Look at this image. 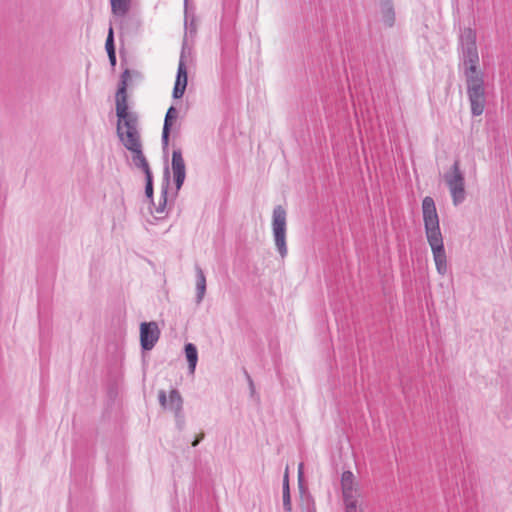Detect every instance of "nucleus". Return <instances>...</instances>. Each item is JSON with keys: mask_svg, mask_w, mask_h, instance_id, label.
Masks as SVG:
<instances>
[{"mask_svg": "<svg viewBox=\"0 0 512 512\" xmlns=\"http://www.w3.org/2000/svg\"><path fill=\"white\" fill-rule=\"evenodd\" d=\"M476 31L472 28L461 30L458 38L459 67L466 80V92L472 116L483 114L486 106L484 73L479 69V53Z\"/></svg>", "mask_w": 512, "mask_h": 512, "instance_id": "f257e3e1", "label": "nucleus"}, {"mask_svg": "<svg viewBox=\"0 0 512 512\" xmlns=\"http://www.w3.org/2000/svg\"><path fill=\"white\" fill-rule=\"evenodd\" d=\"M130 78L129 69H125L120 78L116 93V115L118 118L116 133L123 146L132 153L133 165L146 176L152 173L149 162L144 155L141 134L138 128V115L128 111L127 85Z\"/></svg>", "mask_w": 512, "mask_h": 512, "instance_id": "f03ea898", "label": "nucleus"}, {"mask_svg": "<svg viewBox=\"0 0 512 512\" xmlns=\"http://www.w3.org/2000/svg\"><path fill=\"white\" fill-rule=\"evenodd\" d=\"M422 214L427 242L431 248L438 274L448 272L447 255L440 230L439 216L432 197L426 196L422 201Z\"/></svg>", "mask_w": 512, "mask_h": 512, "instance_id": "7ed1b4c3", "label": "nucleus"}, {"mask_svg": "<svg viewBox=\"0 0 512 512\" xmlns=\"http://www.w3.org/2000/svg\"><path fill=\"white\" fill-rule=\"evenodd\" d=\"M444 180L449 188L453 204L458 206L463 203L466 198L465 178L458 159L454 161L450 170L444 174Z\"/></svg>", "mask_w": 512, "mask_h": 512, "instance_id": "20e7f679", "label": "nucleus"}, {"mask_svg": "<svg viewBox=\"0 0 512 512\" xmlns=\"http://www.w3.org/2000/svg\"><path fill=\"white\" fill-rule=\"evenodd\" d=\"M272 231L275 246L282 258L287 256L288 249L286 245V211L281 205L273 209Z\"/></svg>", "mask_w": 512, "mask_h": 512, "instance_id": "39448f33", "label": "nucleus"}, {"mask_svg": "<svg viewBox=\"0 0 512 512\" xmlns=\"http://www.w3.org/2000/svg\"><path fill=\"white\" fill-rule=\"evenodd\" d=\"M191 54V50L187 45L186 39L182 43L179 63H178V69L176 74V80L172 92V96L174 99H180L185 93L186 87H187V57Z\"/></svg>", "mask_w": 512, "mask_h": 512, "instance_id": "423d86ee", "label": "nucleus"}, {"mask_svg": "<svg viewBox=\"0 0 512 512\" xmlns=\"http://www.w3.org/2000/svg\"><path fill=\"white\" fill-rule=\"evenodd\" d=\"M160 337V330L156 322H142L140 325V344L145 351L153 349Z\"/></svg>", "mask_w": 512, "mask_h": 512, "instance_id": "0eeeda50", "label": "nucleus"}, {"mask_svg": "<svg viewBox=\"0 0 512 512\" xmlns=\"http://www.w3.org/2000/svg\"><path fill=\"white\" fill-rule=\"evenodd\" d=\"M172 171L176 190H180L186 178V166L181 149H174L172 152Z\"/></svg>", "mask_w": 512, "mask_h": 512, "instance_id": "6e6552de", "label": "nucleus"}, {"mask_svg": "<svg viewBox=\"0 0 512 512\" xmlns=\"http://www.w3.org/2000/svg\"><path fill=\"white\" fill-rule=\"evenodd\" d=\"M164 175H165L166 182L162 184L159 203H158L157 206H155V213L160 215L158 218H162V214L165 213L166 206H167V196H168V188H169V170H168V167H166Z\"/></svg>", "mask_w": 512, "mask_h": 512, "instance_id": "1a4fd4ad", "label": "nucleus"}, {"mask_svg": "<svg viewBox=\"0 0 512 512\" xmlns=\"http://www.w3.org/2000/svg\"><path fill=\"white\" fill-rule=\"evenodd\" d=\"M196 271V303L200 304L206 292V277L199 265L195 266Z\"/></svg>", "mask_w": 512, "mask_h": 512, "instance_id": "9d476101", "label": "nucleus"}, {"mask_svg": "<svg viewBox=\"0 0 512 512\" xmlns=\"http://www.w3.org/2000/svg\"><path fill=\"white\" fill-rule=\"evenodd\" d=\"M353 479L354 475L351 471H344L341 476V486L343 493V500L355 498L353 494Z\"/></svg>", "mask_w": 512, "mask_h": 512, "instance_id": "9b49d317", "label": "nucleus"}, {"mask_svg": "<svg viewBox=\"0 0 512 512\" xmlns=\"http://www.w3.org/2000/svg\"><path fill=\"white\" fill-rule=\"evenodd\" d=\"M167 408L173 411L175 416H179L181 410H183V398L177 389L170 391Z\"/></svg>", "mask_w": 512, "mask_h": 512, "instance_id": "f8f14e48", "label": "nucleus"}, {"mask_svg": "<svg viewBox=\"0 0 512 512\" xmlns=\"http://www.w3.org/2000/svg\"><path fill=\"white\" fill-rule=\"evenodd\" d=\"M186 359L188 361V369L190 374H194L198 362V351L193 343H187L184 346Z\"/></svg>", "mask_w": 512, "mask_h": 512, "instance_id": "ddd939ff", "label": "nucleus"}, {"mask_svg": "<svg viewBox=\"0 0 512 512\" xmlns=\"http://www.w3.org/2000/svg\"><path fill=\"white\" fill-rule=\"evenodd\" d=\"M382 21L387 27H392L395 22V12L390 0L384 1L381 5Z\"/></svg>", "mask_w": 512, "mask_h": 512, "instance_id": "4468645a", "label": "nucleus"}, {"mask_svg": "<svg viewBox=\"0 0 512 512\" xmlns=\"http://www.w3.org/2000/svg\"><path fill=\"white\" fill-rule=\"evenodd\" d=\"M111 12L117 17H124L130 10L131 0H110Z\"/></svg>", "mask_w": 512, "mask_h": 512, "instance_id": "2eb2a0df", "label": "nucleus"}, {"mask_svg": "<svg viewBox=\"0 0 512 512\" xmlns=\"http://www.w3.org/2000/svg\"><path fill=\"white\" fill-rule=\"evenodd\" d=\"M282 501H283V508L287 512L292 511V504H291V496H290V488H289V477L288 472L286 471L284 478H283V485H282Z\"/></svg>", "mask_w": 512, "mask_h": 512, "instance_id": "dca6fc26", "label": "nucleus"}, {"mask_svg": "<svg viewBox=\"0 0 512 512\" xmlns=\"http://www.w3.org/2000/svg\"><path fill=\"white\" fill-rule=\"evenodd\" d=\"M300 488H301L300 507H301L302 512H316L315 501H314L313 497L306 491L302 490L301 485H300Z\"/></svg>", "mask_w": 512, "mask_h": 512, "instance_id": "f3484780", "label": "nucleus"}, {"mask_svg": "<svg viewBox=\"0 0 512 512\" xmlns=\"http://www.w3.org/2000/svg\"><path fill=\"white\" fill-rule=\"evenodd\" d=\"M105 49L107 52V55L116 53L115 51V43H114V31L112 26L108 29V34L105 42Z\"/></svg>", "mask_w": 512, "mask_h": 512, "instance_id": "a211bd4d", "label": "nucleus"}, {"mask_svg": "<svg viewBox=\"0 0 512 512\" xmlns=\"http://www.w3.org/2000/svg\"><path fill=\"white\" fill-rule=\"evenodd\" d=\"M178 116V111L174 106H170L166 112L163 127L172 128L173 120Z\"/></svg>", "mask_w": 512, "mask_h": 512, "instance_id": "6ab92c4d", "label": "nucleus"}, {"mask_svg": "<svg viewBox=\"0 0 512 512\" xmlns=\"http://www.w3.org/2000/svg\"><path fill=\"white\" fill-rule=\"evenodd\" d=\"M145 180V195L153 204V174L147 173V175L145 176Z\"/></svg>", "mask_w": 512, "mask_h": 512, "instance_id": "aec40b11", "label": "nucleus"}, {"mask_svg": "<svg viewBox=\"0 0 512 512\" xmlns=\"http://www.w3.org/2000/svg\"><path fill=\"white\" fill-rule=\"evenodd\" d=\"M344 504L346 512H363L362 509L357 506L356 498L344 500Z\"/></svg>", "mask_w": 512, "mask_h": 512, "instance_id": "412c9836", "label": "nucleus"}, {"mask_svg": "<svg viewBox=\"0 0 512 512\" xmlns=\"http://www.w3.org/2000/svg\"><path fill=\"white\" fill-rule=\"evenodd\" d=\"M170 133H171V128L163 127L161 141H162V146H163L164 150L167 148V146L169 144Z\"/></svg>", "mask_w": 512, "mask_h": 512, "instance_id": "4be33fe9", "label": "nucleus"}, {"mask_svg": "<svg viewBox=\"0 0 512 512\" xmlns=\"http://www.w3.org/2000/svg\"><path fill=\"white\" fill-rule=\"evenodd\" d=\"M158 400H159L160 405L163 408H167L168 407V399H167V396H166V392L164 390H160L159 391V393H158Z\"/></svg>", "mask_w": 512, "mask_h": 512, "instance_id": "5701e85b", "label": "nucleus"}, {"mask_svg": "<svg viewBox=\"0 0 512 512\" xmlns=\"http://www.w3.org/2000/svg\"><path fill=\"white\" fill-rule=\"evenodd\" d=\"M175 417H176V421H177V426H178V428H179L180 430H181V429H183L184 424H185L183 410H181V412H180V415H179V416H175Z\"/></svg>", "mask_w": 512, "mask_h": 512, "instance_id": "b1692460", "label": "nucleus"}, {"mask_svg": "<svg viewBox=\"0 0 512 512\" xmlns=\"http://www.w3.org/2000/svg\"><path fill=\"white\" fill-rule=\"evenodd\" d=\"M244 374H245L246 379L248 381L251 393H254L255 387H254V383H253V380H252L251 376L249 375V373L246 370H244Z\"/></svg>", "mask_w": 512, "mask_h": 512, "instance_id": "393cba45", "label": "nucleus"}, {"mask_svg": "<svg viewBox=\"0 0 512 512\" xmlns=\"http://www.w3.org/2000/svg\"><path fill=\"white\" fill-rule=\"evenodd\" d=\"M108 58H109L110 65L112 66V68H114L116 66V62H117L116 53L109 54Z\"/></svg>", "mask_w": 512, "mask_h": 512, "instance_id": "a878e982", "label": "nucleus"}, {"mask_svg": "<svg viewBox=\"0 0 512 512\" xmlns=\"http://www.w3.org/2000/svg\"><path fill=\"white\" fill-rule=\"evenodd\" d=\"M203 437H204V434H202L199 438L195 439V440L192 442V446H193V447H196V446L200 443V441L203 439Z\"/></svg>", "mask_w": 512, "mask_h": 512, "instance_id": "bb28decb", "label": "nucleus"}, {"mask_svg": "<svg viewBox=\"0 0 512 512\" xmlns=\"http://www.w3.org/2000/svg\"><path fill=\"white\" fill-rule=\"evenodd\" d=\"M302 469H303V463H300L299 465V468H298V477H299V482L301 483V478H302Z\"/></svg>", "mask_w": 512, "mask_h": 512, "instance_id": "cd10ccee", "label": "nucleus"}, {"mask_svg": "<svg viewBox=\"0 0 512 512\" xmlns=\"http://www.w3.org/2000/svg\"><path fill=\"white\" fill-rule=\"evenodd\" d=\"M185 7L187 6V0H184Z\"/></svg>", "mask_w": 512, "mask_h": 512, "instance_id": "c85d7f7f", "label": "nucleus"}]
</instances>
